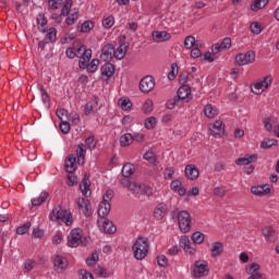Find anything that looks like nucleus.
I'll use <instances>...</instances> for the list:
<instances>
[{
	"instance_id": "nucleus-59",
	"label": "nucleus",
	"mask_w": 279,
	"mask_h": 279,
	"mask_svg": "<svg viewBox=\"0 0 279 279\" xmlns=\"http://www.w3.org/2000/svg\"><path fill=\"white\" fill-rule=\"evenodd\" d=\"M77 19H78L77 12H74L65 19V23L66 25H75V21H77Z\"/></svg>"
},
{
	"instance_id": "nucleus-40",
	"label": "nucleus",
	"mask_w": 279,
	"mask_h": 279,
	"mask_svg": "<svg viewBox=\"0 0 279 279\" xmlns=\"http://www.w3.org/2000/svg\"><path fill=\"white\" fill-rule=\"evenodd\" d=\"M122 175L124 178H132L134 175V165L125 163L122 168Z\"/></svg>"
},
{
	"instance_id": "nucleus-17",
	"label": "nucleus",
	"mask_w": 279,
	"mask_h": 279,
	"mask_svg": "<svg viewBox=\"0 0 279 279\" xmlns=\"http://www.w3.org/2000/svg\"><path fill=\"white\" fill-rule=\"evenodd\" d=\"M169 207L167 204L159 203L154 210V218L157 219V221H161V219H165Z\"/></svg>"
},
{
	"instance_id": "nucleus-22",
	"label": "nucleus",
	"mask_w": 279,
	"mask_h": 279,
	"mask_svg": "<svg viewBox=\"0 0 279 279\" xmlns=\"http://www.w3.org/2000/svg\"><path fill=\"white\" fill-rule=\"evenodd\" d=\"M80 189L85 197H88L90 191V174L86 173L81 182Z\"/></svg>"
},
{
	"instance_id": "nucleus-39",
	"label": "nucleus",
	"mask_w": 279,
	"mask_h": 279,
	"mask_svg": "<svg viewBox=\"0 0 279 279\" xmlns=\"http://www.w3.org/2000/svg\"><path fill=\"white\" fill-rule=\"evenodd\" d=\"M267 3H269V0H255L254 3L251 4V10L258 12V10H263Z\"/></svg>"
},
{
	"instance_id": "nucleus-18",
	"label": "nucleus",
	"mask_w": 279,
	"mask_h": 279,
	"mask_svg": "<svg viewBox=\"0 0 279 279\" xmlns=\"http://www.w3.org/2000/svg\"><path fill=\"white\" fill-rule=\"evenodd\" d=\"M114 56V46L112 44H107L101 49V59L105 62H110Z\"/></svg>"
},
{
	"instance_id": "nucleus-2",
	"label": "nucleus",
	"mask_w": 279,
	"mask_h": 279,
	"mask_svg": "<svg viewBox=\"0 0 279 279\" xmlns=\"http://www.w3.org/2000/svg\"><path fill=\"white\" fill-rule=\"evenodd\" d=\"M134 258L136 260H144L149 254V242L147 238L138 236L132 246Z\"/></svg>"
},
{
	"instance_id": "nucleus-26",
	"label": "nucleus",
	"mask_w": 279,
	"mask_h": 279,
	"mask_svg": "<svg viewBox=\"0 0 279 279\" xmlns=\"http://www.w3.org/2000/svg\"><path fill=\"white\" fill-rule=\"evenodd\" d=\"M97 106H99V97L98 96H93L90 101H88L85 105V108H84L85 114L86 116L90 114V112H93V110H95V108H97Z\"/></svg>"
},
{
	"instance_id": "nucleus-13",
	"label": "nucleus",
	"mask_w": 279,
	"mask_h": 279,
	"mask_svg": "<svg viewBox=\"0 0 279 279\" xmlns=\"http://www.w3.org/2000/svg\"><path fill=\"white\" fill-rule=\"evenodd\" d=\"M98 226L105 234H114L117 227L108 218H102V222L98 220Z\"/></svg>"
},
{
	"instance_id": "nucleus-55",
	"label": "nucleus",
	"mask_w": 279,
	"mask_h": 279,
	"mask_svg": "<svg viewBox=\"0 0 279 279\" xmlns=\"http://www.w3.org/2000/svg\"><path fill=\"white\" fill-rule=\"evenodd\" d=\"M77 184V177L74 172H68V186H75Z\"/></svg>"
},
{
	"instance_id": "nucleus-19",
	"label": "nucleus",
	"mask_w": 279,
	"mask_h": 279,
	"mask_svg": "<svg viewBox=\"0 0 279 279\" xmlns=\"http://www.w3.org/2000/svg\"><path fill=\"white\" fill-rule=\"evenodd\" d=\"M151 36L155 43H167V40H171V34L166 31H154Z\"/></svg>"
},
{
	"instance_id": "nucleus-56",
	"label": "nucleus",
	"mask_w": 279,
	"mask_h": 279,
	"mask_svg": "<svg viewBox=\"0 0 279 279\" xmlns=\"http://www.w3.org/2000/svg\"><path fill=\"white\" fill-rule=\"evenodd\" d=\"M59 128H60L62 134H69L71 132V124L64 120L61 121Z\"/></svg>"
},
{
	"instance_id": "nucleus-21",
	"label": "nucleus",
	"mask_w": 279,
	"mask_h": 279,
	"mask_svg": "<svg viewBox=\"0 0 279 279\" xmlns=\"http://www.w3.org/2000/svg\"><path fill=\"white\" fill-rule=\"evenodd\" d=\"M77 158L75 155H69L65 159V171L66 173H74L77 166L75 165Z\"/></svg>"
},
{
	"instance_id": "nucleus-32",
	"label": "nucleus",
	"mask_w": 279,
	"mask_h": 279,
	"mask_svg": "<svg viewBox=\"0 0 279 279\" xmlns=\"http://www.w3.org/2000/svg\"><path fill=\"white\" fill-rule=\"evenodd\" d=\"M128 53V45L121 44L117 50L113 52V57L116 60H123L125 58V54Z\"/></svg>"
},
{
	"instance_id": "nucleus-7",
	"label": "nucleus",
	"mask_w": 279,
	"mask_h": 279,
	"mask_svg": "<svg viewBox=\"0 0 279 279\" xmlns=\"http://www.w3.org/2000/svg\"><path fill=\"white\" fill-rule=\"evenodd\" d=\"M271 85V76H266L263 81L255 83L252 87L251 90L255 95H263L267 88Z\"/></svg>"
},
{
	"instance_id": "nucleus-51",
	"label": "nucleus",
	"mask_w": 279,
	"mask_h": 279,
	"mask_svg": "<svg viewBox=\"0 0 279 279\" xmlns=\"http://www.w3.org/2000/svg\"><path fill=\"white\" fill-rule=\"evenodd\" d=\"M192 240L194 241V243H196L197 245L204 243V233L196 231L192 234Z\"/></svg>"
},
{
	"instance_id": "nucleus-43",
	"label": "nucleus",
	"mask_w": 279,
	"mask_h": 279,
	"mask_svg": "<svg viewBox=\"0 0 279 279\" xmlns=\"http://www.w3.org/2000/svg\"><path fill=\"white\" fill-rule=\"evenodd\" d=\"M38 89L41 93L43 102L47 104L46 107L49 108V104L51 102V98L49 97V94L46 92L43 85H38Z\"/></svg>"
},
{
	"instance_id": "nucleus-27",
	"label": "nucleus",
	"mask_w": 279,
	"mask_h": 279,
	"mask_svg": "<svg viewBox=\"0 0 279 279\" xmlns=\"http://www.w3.org/2000/svg\"><path fill=\"white\" fill-rule=\"evenodd\" d=\"M110 203H106L105 201L100 202L98 207V216L101 217V219H106L108 215H110Z\"/></svg>"
},
{
	"instance_id": "nucleus-9",
	"label": "nucleus",
	"mask_w": 279,
	"mask_h": 279,
	"mask_svg": "<svg viewBox=\"0 0 279 279\" xmlns=\"http://www.w3.org/2000/svg\"><path fill=\"white\" fill-rule=\"evenodd\" d=\"M156 86V80H154V76L147 75L143 77L140 82V90L142 93H151Z\"/></svg>"
},
{
	"instance_id": "nucleus-30",
	"label": "nucleus",
	"mask_w": 279,
	"mask_h": 279,
	"mask_svg": "<svg viewBox=\"0 0 279 279\" xmlns=\"http://www.w3.org/2000/svg\"><path fill=\"white\" fill-rule=\"evenodd\" d=\"M76 156L78 165H84V161L86 160V146L84 144L77 145Z\"/></svg>"
},
{
	"instance_id": "nucleus-45",
	"label": "nucleus",
	"mask_w": 279,
	"mask_h": 279,
	"mask_svg": "<svg viewBox=\"0 0 279 279\" xmlns=\"http://www.w3.org/2000/svg\"><path fill=\"white\" fill-rule=\"evenodd\" d=\"M276 145H278V140H276V138H271V140L267 138V140H265L262 143L260 148L262 149H269L270 147H274Z\"/></svg>"
},
{
	"instance_id": "nucleus-36",
	"label": "nucleus",
	"mask_w": 279,
	"mask_h": 279,
	"mask_svg": "<svg viewBox=\"0 0 279 279\" xmlns=\"http://www.w3.org/2000/svg\"><path fill=\"white\" fill-rule=\"evenodd\" d=\"M133 142H134V135H132V133L123 134L120 137L121 147H128V146L132 145Z\"/></svg>"
},
{
	"instance_id": "nucleus-37",
	"label": "nucleus",
	"mask_w": 279,
	"mask_h": 279,
	"mask_svg": "<svg viewBox=\"0 0 279 279\" xmlns=\"http://www.w3.org/2000/svg\"><path fill=\"white\" fill-rule=\"evenodd\" d=\"M48 197H49V192H41L39 197L32 199V205L41 206V204H45V202H47Z\"/></svg>"
},
{
	"instance_id": "nucleus-62",
	"label": "nucleus",
	"mask_w": 279,
	"mask_h": 279,
	"mask_svg": "<svg viewBox=\"0 0 279 279\" xmlns=\"http://www.w3.org/2000/svg\"><path fill=\"white\" fill-rule=\"evenodd\" d=\"M112 197H114V191L107 190V192L102 196V202L110 204V201L112 199Z\"/></svg>"
},
{
	"instance_id": "nucleus-16",
	"label": "nucleus",
	"mask_w": 279,
	"mask_h": 279,
	"mask_svg": "<svg viewBox=\"0 0 279 279\" xmlns=\"http://www.w3.org/2000/svg\"><path fill=\"white\" fill-rule=\"evenodd\" d=\"M191 95V86L189 85H182L178 92L177 97L182 104H189V96Z\"/></svg>"
},
{
	"instance_id": "nucleus-25",
	"label": "nucleus",
	"mask_w": 279,
	"mask_h": 279,
	"mask_svg": "<svg viewBox=\"0 0 279 279\" xmlns=\"http://www.w3.org/2000/svg\"><path fill=\"white\" fill-rule=\"evenodd\" d=\"M180 247H183V250H185L187 254H195V250L193 248V246H191V240H189V236L186 235L181 236Z\"/></svg>"
},
{
	"instance_id": "nucleus-44",
	"label": "nucleus",
	"mask_w": 279,
	"mask_h": 279,
	"mask_svg": "<svg viewBox=\"0 0 279 279\" xmlns=\"http://www.w3.org/2000/svg\"><path fill=\"white\" fill-rule=\"evenodd\" d=\"M118 106H120L122 110L128 111L132 109V101H130V99L120 98L118 101Z\"/></svg>"
},
{
	"instance_id": "nucleus-54",
	"label": "nucleus",
	"mask_w": 279,
	"mask_h": 279,
	"mask_svg": "<svg viewBox=\"0 0 279 279\" xmlns=\"http://www.w3.org/2000/svg\"><path fill=\"white\" fill-rule=\"evenodd\" d=\"M184 47L185 49H193L195 47V37L187 36L184 40Z\"/></svg>"
},
{
	"instance_id": "nucleus-47",
	"label": "nucleus",
	"mask_w": 279,
	"mask_h": 279,
	"mask_svg": "<svg viewBox=\"0 0 279 279\" xmlns=\"http://www.w3.org/2000/svg\"><path fill=\"white\" fill-rule=\"evenodd\" d=\"M93 27H95V24H93L92 21H86L81 25L80 32L82 34H87V32H90V29H93Z\"/></svg>"
},
{
	"instance_id": "nucleus-5",
	"label": "nucleus",
	"mask_w": 279,
	"mask_h": 279,
	"mask_svg": "<svg viewBox=\"0 0 279 279\" xmlns=\"http://www.w3.org/2000/svg\"><path fill=\"white\" fill-rule=\"evenodd\" d=\"M208 262L206 260H197L194 264V268L192 271L193 278H202L208 274Z\"/></svg>"
},
{
	"instance_id": "nucleus-31",
	"label": "nucleus",
	"mask_w": 279,
	"mask_h": 279,
	"mask_svg": "<svg viewBox=\"0 0 279 279\" xmlns=\"http://www.w3.org/2000/svg\"><path fill=\"white\" fill-rule=\"evenodd\" d=\"M204 113L205 117H207V119H215V117L219 114V110L217 109V107L213 106L211 104H208L204 108Z\"/></svg>"
},
{
	"instance_id": "nucleus-14",
	"label": "nucleus",
	"mask_w": 279,
	"mask_h": 279,
	"mask_svg": "<svg viewBox=\"0 0 279 279\" xmlns=\"http://www.w3.org/2000/svg\"><path fill=\"white\" fill-rule=\"evenodd\" d=\"M100 71H101L102 80H105V82H108V80H110V77H112V75H114L117 68L114 66V64L110 63V61H107V63H105L101 66Z\"/></svg>"
},
{
	"instance_id": "nucleus-41",
	"label": "nucleus",
	"mask_w": 279,
	"mask_h": 279,
	"mask_svg": "<svg viewBox=\"0 0 279 279\" xmlns=\"http://www.w3.org/2000/svg\"><path fill=\"white\" fill-rule=\"evenodd\" d=\"M158 125V119L156 117H149L145 120L144 126L146 130H154Z\"/></svg>"
},
{
	"instance_id": "nucleus-42",
	"label": "nucleus",
	"mask_w": 279,
	"mask_h": 279,
	"mask_svg": "<svg viewBox=\"0 0 279 279\" xmlns=\"http://www.w3.org/2000/svg\"><path fill=\"white\" fill-rule=\"evenodd\" d=\"M184 102H182L177 96L173 98L169 99L166 104L168 110H173L175 106H182Z\"/></svg>"
},
{
	"instance_id": "nucleus-48",
	"label": "nucleus",
	"mask_w": 279,
	"mask_h": 279,
	"mask_svg": "<svg viewBox=\"0 0 279 279\" xmlns=\"http://www.w3.org/2000/svg\"><path fill=\"white\" fill-rule=\"evenodd\" d=\"M143 112L145 114H150L154 111V102L151 100H146L142 107Z\"/></svg>"
},
{
	"instance_id": "nucleus-58",
	"label": "nucleus",
	"mask_w": 279,
	"mask_h": 279,
	"mask_svg": "<svg viewBox=\"0 0 279 279\" xmlns=\"http://www.w3.org/2000/svg\"><path fill=\"white\" fill-rule=\"evenodd\" d=\"M34 267H36V262L28 259L26 260V263L24 264V272L27 274L29 271H32V269H34Z\"/></svg>"
},
{
	"instance_id": "nucleus-3",
	"label": "nucleus",
	"mask_w": 279,
	"mask_h": 279,
	"mask_svg": "<svg viewBox=\"0 0 279 279\" xmlns=\"http://www.w3.org/2000/svg\"><path fill=\"white\" fill-rule=\"evenodd\" d=\"M49 219L50 221H62L65 226H73V215L69 209H62L60 205L52 208Z\"/></svg>"
},
{
	"instance_id": "nucleus-60",
	"label": "nucleus",
	"mask_w": 279,
	"mask_h": 279,
	"mask_svg": "<svg viewBox=\"0 0 279 279\" xmlns=\"http://www.w3.org/2000/svg\"><path fill=\"white\" fill-rule=\"evenodd\" d=\"M157 263L159 267H167L169 265V259L165 255L157 256Z\"/></svg>"
},
{
	"instance_id": "nucleus-64",
	"label": "nucleus",
	"mask_w": 279,
	"mask_h": 279,
	"mask_svg": "<svg viewBox=\"0 0 279 279\" xmlns=\"http://www.w3.org/2000/svg\"><path fill=\"white\" fill-rule=\"evenodd\" d=\"M80 275L82 276V279H95L93 277V274H90V272H88V271H86L84 269L80 270Z\"/></svg>"
},
{
	"instance_id": "nucleus-52",
	"label": "nucleus",
	"mask_w": 279,
	"mask_h": 279,
	"mask_svg": "<svg viewBox=\"0 0 279 279\" xmlns=\"http://www.w3.org/2000/svg\"><path fill=\"white\" fill-rule=\"evenodd\" d=\"M85 146L87 147V149H95V147H97V142H95V136H89L85 140Z\"/></svg>"
},
{
	"instance_id": "nucleus-46",
	"label": "nucleus",
	"mask_w": 279,
	"mask_h": 279,
	"mask_svg": "<svg viewBox=\"0 0 279 279\" xmlns=\"http://www.w3.org/2000/svg\"><path fill=\"white\" fill-rule=\"evenodd\" d=\"M73 7V0H66L63 8L61 9V16H69L71 8Z\"/></svg>"
},
{
	"instance_id": "nucleus-15",
	"label": "nucleus",
	"mask_w": 279,
	"mask_h": 279,
	"mask_svg": "<svg viewBox=\"0 0 279 279\" xmlns=\"http://www.w3.org/2000/svg\"><path fill=\"white\" fill-rule=\"evenodd\" d=\"M260 269V265L253 263L248 267H246V274L251 276L247 279H265V275L257 272Z\"/></svg>"
},
{
	"instance_id": "nucleus-63",
	"label": "nucleus",
	"mask_w": 279,
	"mask_h": 279,
	"mask_svg": "<svg viewBox=\"0 0 279 279\" xmlns=\"http://www.w3.org/2000/svg\"><path fill=\"white\" fill-rule=\"evenodd\" d=\"M62 239H64V236L62 235V232L58 231L52 238V243L54 245H60L62 243Z\"/></svg>"
},
{
	"instance_id": "nucleus-11",
	"label": "nucleus",
	"mask_w": 279,
	"mask_h": 279,
	"mask_svg": "<svg viewBox=\"0 0 279 279\" xmlns=\"http://www.w3.org/2000/svg\"><path fill=\"white\" fill-rule=\"evenodd\" d=\"M76 204L85 217L93 216V206L90 205V201H88V198L80 197L76 199Z\"/></svg>"
},
{
	"instance_id": "nucleus-35",
	"label": "nucleus",
	"mask_w": 279,
	"mask_h": 279,
	"mask_svg": "<svg viewBox=\"0 0 279 279\" xmlns=\"http://www.w3.org/2000/svg\"><path fill=\"white\" fill-rule=\"evenodd\" d=\"M222 253H223V244L221 242H215L211 246L213 258H217V256H221Z\"/></svg>"
},
{
	"instance_id": "nucleus-34",
	"label": "nucleus",
	"mask_w": 279,
	"mask_h": 279,
	"mask_svg": "<svg viewBox=\"0 0 279 279\" xmlns=\"http://www.w3.org/2000/svg\"><path fill=\"white\" fill-rule=\"evenodd\" d=\"M45 40L48 44L56 43L58 40V31L54 27H50L46 33Z\"/></svg>"
},
{
	"instance_id": "nucleus-53",
	"label": "nucleus",
	"mask_w": 279,
	"mask_h": 279,
	"mask_svg": "<svg viewBox=\"0 0 279 279\" xmlns=\"http://www.w3.org/2000/svg\"><path fill=\"white\" fill-rule=\"evenodd\" d=\"M32 228V222H26L24 226L16 229V234H27Z\"/></svg>"
},
{
	"instance_id": "nucleus-49",
	"label": "nucleus",
	"mask_w": 279,
	"mask_h": 279,
	"mask_svg": "<svg viewBox=\"0 0 279 279\" xmlns=\"http://www.w3.org/2000/svg\"><path fill=\"white\" fill-rule=\"evenodd\" d=\"M113 25H114V16L109 15L107 17H104L102 26L106 27V29H110Z\"/></svg>"
},
{
	"instance_id": "nucleus-6",
	"label": "nucleus",
	"mask_w": 279,
	"mask_h": 279,
	"mask_svg": "<svg viewBox=\"0 0 279 279\" xmlns=\"http://www.w3.org/2000/svg\"><path fill=\"white\" fill-rule=\"evenodd\" d=\"M256 60V52L248 50L246 53H240L235 57V62L239 66H245V64H252Z\"/></svg>"
},
{
	"instance_id": "nucleus-50",
	"label": "nucleus",
	"mask_w": 279,
	"mask_h": 279,
	"mask_svg": "<svg viewBox=\"0 0 279 279\" xmlns=\"http://www.w3.org/2000/svg\"><path fill=\"white\" fill-rule=\"evenodd\" d=\"M97 66H99L98 59H93L89 64L86 63V69L88 71V73H95V71H97Z\"/></svg>"
},
{
	"instance_id": "nucleus-1",
	"label": "nucleus",
	"mask_w": 279,
	"mask_h": 279,
	"mask_svg": "<svg viewBox=\"0 0 279 279\" xmlns=\"http://www.w3.org/2000/svg\"><path fill=\"white\" fill-rule=\"evenodd\" d=\"M171 217L172 219L178 218V223L181 232L183 234H186V232H191V214L187 210H181L180 209H174L171 211Z\"/></svg>"
},
{
	"instance_id": "nucleus-28",
	"label": "nucleus",
	"mask_w": 279,
	"mask_h": 279,
	"mask_svg": "<svg viewBox=\"0 0 279 279\" xmlns=\"http://www.w3.org/2000/svg\"><path fill=\"white\" fill-rule=\"evenodd\" d=\"M251 191H252L253 195H258L259 197L263 195H267L268 193H271L269 185L252 186Z\"/></svg>"
},
{
	"instance_id": "nucleus-23",
	"label": "nucleus",
	"mask_w": 279,
	"mask_h": 279,
	"mask_svg": "<svg viewBox=\"0 0 279 279\" xmlns=\"http://www.w3.org/2000/svg\"><path fill=\"white\" fill-rule=\"evenodd\" d=\"M258 160V155L253 154V155H246L245 157H241L235 160V165L238 166H243V165H252V162H256Z\"/></svg>"
},
{
	"instance_id": "nucleus-10",
	"label": "nucleus",
	"mask_w": 279,
	"mask_h": 279,
	"mask_svg": "<svg viewBox=\"0 0 279 279\" xmlns=\"http://www.w3.org/2000/svg\"><path fill=\"white\" fill-rule=\"evenodd\" d=\"M51 260L54 271H64L69 267V260L62 255H53Z\"/></svg>"
},
{
	"instance_id": "nucleus-12",
	"label": "nucleus",
	"mask_w": 279,
	"mask_h": 279,
	"mask_svg": "<svg viewBox=\"0 0 279 279\" xmlns=\"http://www.w3.org/2000/svg\"><path fill=\"white\" fill-rule=\"evenodd\" d=\"M262 234L268 243H276L278 241V232L271 226H266L262 229Z\"/></svg>"
},
{
	"instance_id": "nucleus-20",
	"label": "nucleus",
	"mask_w": 279,
	"mask_h": 279,
	"mask_svg": "<svg viewBox=\"0 0 279 279\" xmlns=\"http://www.w3.org/2000/svg\"><path fill=\"white\" fill-rule=\"evenodd\" d=\"M185 177L187 180H197L199 178V169L195 165H187L184 170Z\"/></svg>"
},
{
	"instance_id": "nucleus-8",
	"label": "nucleus",
	"mask_w": 279,
	"mask_h": 279,
	"mask_svg": "<svg viewBox=\"0 0 279 279\" xmlns=\"http://www.w3.org/2000/svg\"><path fill=\"white\" fill-rule=\"evenodd\" d=\"M82 243V229H73L68 235V246L78 247Z\"/></svg>"
},
{
	"instance_id": "nucleus-33",
	"label": "nucleus",
	"mask_w": 279,
	"mask_h": 279,
	"mask_svg": "<svg viewBox=\"0 0 279 279\" xmlns=\"http://www.w3.org/2000/svg\"><path fill=\"white\" fill-rule=\"evenodd\" d=\"M47 17H45V14L39 13L37 16V25H38V29L39 32H41V34L47 33Z\"/></svg>"
},
{
	"instance_id": "nucleus-61",
	"label": "nucleus",
	"mask_w": 279,
	"mask_h": 279,
	"mask_svg": "<svg viewBox=\"0 0 279 279\" xmlns=\"http://www.w3.org/2000/svg\"><path fill=\"white\" fill-rule=\"evenodd\" d=\"M48 5L50 10H58L62 5V0H49Z\"/></svg>"
},
{
	"instance_id": "nucleus-4",
	"label": "nucleus",
	"mask_w": 279,
	"mask_h": 279,
	"mask_svg": "<svg viewBox=\"0 0 279 279\" xmlns=\"http://www.w3.org/2000/svg\"><path fill=\"white\" fill-rule=\"evenodd\" d=\"M128 189L132 193H136L137 195H147V197H151L154 195V190L145 184H138L136 182L128 181Z\"/></svg>"
},
{
	"instance_id": "nucleus-38",
	"label": "nucleus",
	"mask_w": 279,
	"mask_h": 279,
	"mask_svg": "<svg viewBox=\"0 0 279 279\" xmlns=\"http://www.w3.org/2000/svg\"><path fill=\"white\" fill-rule=\"evenodd\" d=\"M144 160H147L153 167L158 165V157L154 154V151H146L143 156Z\"/></svg>"
},
{
	"instance_id": "nucleus-29",
	"label": "nucleus",
	"mask_w": 279,
	"mask_h": 279,
	"mask_svg": "<svg viewBox=\"0 0 279 279\" xmlns=\"http://www.w3.org/2000/svg\"><path fill=\"white\" fill-rule=\"evenodd\" d=\"M209 130L213 136H219L221 133H223V122L221 120H217L209 126Z\"/></svg>"
},
{
	"instance_id": "nucleus-24",
	"label": "nucleus",
	"mask_w": 279,
	"mask_h": 279,
	"mask_svg": "<svg viewBox=\"0 0 279 279\" xmlns=\"http://www.w3.org/2000/svg\"><path fill=\"white\" fill-rule=\"evenodd\" d=\"M90 58H93V50L85 49V51L83 52V54L78 61L80 69H86V64H88V62H90Z\"/></svg>"
},
{
	"instance_id": "nucleus-57",
	"label": "nucleus",
	"mask_w": 279,
	"mask_h": 279,
	"mask_svg": "<svg viewBox=\"0 0 279 279\" xmlns=\"http://www.w3.org/2000/svg\"><path fill=\"white\" fill-rule=\"evenodd\" d=\"M250 31L252 32V34H260V32H263V28H260V24L258 22H253L250 25Z\"/></svg>"
}]
</instances>
